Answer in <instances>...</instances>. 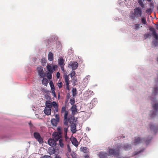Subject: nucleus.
Segmentation results:
<instances>
[{
    "label": "nucleus",
    "mask_w": 158,
    "mask_h": 158,
    "mask_svg": "<svg viewBox=\"0 0 158 158\" xmlns=\"http://www.w3.org/2000/svg\"><path fill=\"white\" fill-rule=\"evenodd\" d=\"M49 153L50 155L54 154L56 152V150L54 148H50L48 149Z\"/></svg>",
    "instance_id": "19"
},
{
    "label": "nucleus",
    "mask_w": 158,
    "mask_h": 158,
    "mask_svg": "<svg viewBox=\"0 0 158 158\" xmlns=\"http://www.w3.org/2000/svg\"><path fill=\"white\" fill-rule=\"evenodd\" d=\"M151 2H151H150V3L149 4V7H150L151 8H152V10H153L154 8V4L153 3V1L152 2Z\"/></svg>",
    "instance_id": "39"
},
{
    "label": "nucleus",
    "mask_w": 158,
    "mask_h": 158,
    "mask_svg": "<svg viewBox=\"0 0 158 158\" xmlns=\"http://www.w3.org/2000/svg\"><path fill=\"white\" fill-rule=\"evenodd\" d=\"M64 65L60 66L61 67V70L62 71H63L64 72Z\"/></svg>",
    "instance_id": "50"
},
{
    "label": "nucleus",
    "mask_w": 158,
    "mask_h": 158,
    "mask_svg": "<svg viewBox=\"0 0 158 158\" xmlns=\"http://www.w3.org/2000/svg\"><path fill=\"white\" fill-rule=\"evenodd\" d=\"M50 85L51 88V89H55V87H54L53 83L52 81H51L50 82Z\"/></svg>",
    "instance_id": "35"
},
{
    "label": "nucleus",
    "mask_w": 158,
    "mask_h": 158,
    "mask_svg": "<svg viewBox=\"0 0 158 158\" xmlns=\"http://www.w3.org/2000/svg\"><path fill=\"white\" fill-rule=\"evenodd\" d=\"M68 131V128L65 127L64 128V135L65 136V139L66 141H67L68 137L67 136V132Z\"/></svg>",
    "instance_id": "24"
},
{
    "label": "nucleus",
    "mask_w": 158,
    "mask_h": 158,
    "mask_svg": "<svg viewBox=\"0 0 158 158\" xmlns=\"http://www.w3.org/2000/svg\"><path fill=\"white\" fill-rule=\"evenodd\" d=\"M142 152V151H139V152H137V153H136V154H139V153H141Z\"/></svg>",
    "instance_id": "56"
},
{
    "label": "nucleus",
    "mask_w": 158,
    "mask_h": 158,
    "mask_svg": "<svg viewBox=\"0 0 158 158\" xmlns=\"http://www.w3.org/2000/svg\"><path fill=\"white\" fill-rule=\"evenodd\" d=\"M71 156L73 158H76L77 155L76 154L74 153L73 154H71Z\"/></svg>",
    "instance_id": "47"
},
{
    "label": "nucleus",
    "mask_w": 158,
    "mask_h": 158,
    "mask_svg": "<svg viewBox=\"0 0 158 158\" xmlns=\"http://www.w3.org/2000/svg\"><path fill=\"white\" fill-rule=\"evenodd\" d=\"M158 93V87H156L153 89V94L154 95H156Z\"/></svg>",
    "instance_id": "30"
},
{
    "label": "nucleus",
    "mask_w": 158,
    "mask_h": 158,
    "mask_svg": "<svg viewBox=\"0 0 158 158\" xmlns=\"http://www.w3.org/2000/svg\"><path fill=\"white\" fill-rule=\"evenodd\" d=\"M62 85L63 84L62 82H60L57 85L59 88H60L62 87Z\"/></svg>",
    "instance_id": "43"
},
{
    "label": "nucleus",
    "mask_w": 158,
    "mask_h": 158,
    "mask_svg": "<svg viewBox=\"0 0 158 158\" xmlns=\"http://www.w3.org/2000/svg\"><path fill=\"white\" fill-rule=\"evenodd\" d=\"M38 75L40 78L44 77L46 76L45 73L44 72L43 67L40 66L37 68Z\"/></svg>",
    "instance_id": "2"
},
{
    "label": "nucleus",
    "mask_w": 158,
    "mask_h": 158,
    "mask_svg": "<svg viewBox=\"0 0 158 158\" xmlns=\"http://www.w3.org/2000/svg\"><path fill=\"white\" fill-rule=\"evenodd\" d=\"M73 81L74 83L77 82V80L76 78H75L74 77H73Z\"/></svg>",
    "instance_id": "48"
},
{
    "label": "nucleus",
    "mask_w": 158,
    "mask_h": 158,
    "mask_svg": "<svg viewBox=\"0 0 158 158\" xmlns=\"http://www.w3.org/2000/svg\"><path fill=\"white\" fill-rule=\"evenodd\" d=\"M29 124L30 127L31 128H32V127H34V126H33V125L32 124V123H31V122H30L29 123Z\"/></svg>",
    "instance_id": "51"
},
{
    "label": "nucleus",
    "mask_w": 158,
    "mask_h": 158,
    "mask_svg": "<svg viewBox=\"0 0 158 158\" xmlns=\"http://www.w3.org/2000/svg\"><path fill=\"white\" fill-rule=\"evenodd\" d=\"M53 106L55 108V110H54L55 112H58V104L54 101H53L52 102V106Z\"/></svg>",
    "instance_id": "15"
},
{
    "label": "nucleus",
    "mask_w": 158,
    "mask_h": 158,
    "mask_svg": "<svg viewBox=\"0 0 158 158\" xmlns=\"http://www.w3.org/2000/svg\"><path fill=\"white\" fill-rule=\"evenodd\" d=\"M61 114H64V120H67V117L68 115V112L66 110V108L65 106H63L61 108Z\"/></svg>",
    "instance_id": "8"
},
{
    "label": "nucleus",
    "mask_w": 158,
    "mask_h": 158,
    "mask_svg": "<svg viewBox=\"0 0 158 158\" xmlns=\"http://www.w3.org/2000/svg\"><path fill=\"white\" fill-rule=\"evenodd\" d=\"M64 61L62 58L58 59V63L60 66L64 65Z\"/></svg>",
    "instance_id": "22"
},
{
    "label": "nucleus",
    "mask_w": 158,
    "mask_h": 158,
    "mask_svg": "<svg viewBox=\"0 0 158 158\" xmlns=\"http://www.w3.org/2000/svg\"><path fill=\"white\" fill-rule=\"evenodd\" d=\"M46 106L45 108H51L52 107V103L50 101H47L46 102Z\"/></svg>",
    "instance_id": "17"
},
{
    "label": "nucleus",
    "mask_w": 158,
    "mask_h": 158,
    "mask_svg": "<svg viewBox=\"0 0 158 158\" xmlns=\"http://www.w3.org/2000/svg\"><path fill=\"white\" fill-rule=\"evenodd\" d=\"M51 108H45L44 110V113L47 115H49L50 114L51 112Z\"/></svg>",
    "instance_id": "16"
},
{
    "label": "nucleus",
    "mask_w": 158,
    "mask_h": 158,
    "mask_svg": "<svg viewBox=\"0 0 158 158\" xmlns=\"http://www.w3.org/2000/svg\"><path fill=\"white\" fill-rule=\"evenodd\" d=\"M64 78L66 83V89L69 90V76L67 74H64Z\"/></svg>",
    "instance_id": "10"
},
{
    "label": "nucleus",
    "mask_w": 158,
    "mask_h": 158,
    "mask_svg": "<svg viewBox=\"0 0 158 158\" xmlns=\"http://www.w3.org/2000/svg\"><path fill=\"white\" fill-rule=\"evenodd\" d=\"M41 61L42 65L43 66L45 65L46 63V60L44 58H43L41 60Z\"/></svg>",
    "instance_id": "38"
},
{
    "label": "nucleus",
    "mask_w": 158,
    "mask_h": 158,
    "mask_svg": "<svg viewBox=\"0 0 158 158\" xmlns=\"http://www.w3.org/2000/svg\"><path fill=\"white\" fill-rule=\"evenodd\" d=\"M156 28L158 30V24L156 25Z\"/></svg>",
    "instance_id": "58"
},
{
    "label": "nucleus",
    "mask_w": 158,
    "mask_h": 158,
    "mask_svg": "<svg viewBox=\"0 0 158 158\" xmlns=\"http://www.w3.org/2000/svg\"><path fill=\"white\" fill-rule=\"evenodd\" d=\"M75 74L76 73L75 71L74 70H73L72 71L71 73L69 74V75H70V76L72 78H73V77L75 75Z\"/></svg>",
    "instance_id": "36"
},
{
    "label": "nucleus",
    "mask_w": 158,
    "mask_h": 158,
    "mask_svg": "<svg viewBox=\"0 0 158 158\" xmlns=\"http://www.w3.org/2000/svg\"><path fill=\"white\" fill-rule=\"evenodd\" d=\"M152 35L156 40H158V35L156 33V32L153 34Z\"/></svg>",
    "instance_id": "41"
},
{
    "label": "nucleus",
    "mask_w": 158,
    "mask_h": 158,
    "mask_svg": "<svg viewBox=\"0 0 158 158\" xmlns=\"http://www.w3.org/2000/svg\"><path fill=\"white\" fill-rule=\"evenodd\" d=\"M59 144L61 148H63L64 146V144L63 142V140L62 139H60L59 140Z\"/></svg>",
    "instance_id": "33"
},
{
    "label": "nucleus",
    "mask_w": 158,
    "mask_h": 158,
    "mask_svg": "<svg viewBox=\"0 0 158 158\" xmlns=\"http://www.w3.org/2000/svg\"><path fill=\"white\" fill-rule=\"evenodd\" d=\"M139 25V24H134L133 26V28L135 30H138L140 28Z\"/></svg>",
    "instance_id": "28"
},
{
    "label": "nucleus",
    "mask_w": 158,
    "mask_h": 158,
    "mask_svg": "<svg viewBox=\"0 0 158 158\" xmlns=\"http://www.w3.org/2000/svg\"><path fill=\"white\" fill-rule=\"evenodd\" d=\"M149 36H150V35L149 34H145L144 35V37H145V39H146Z\"/></svg>",
    "instance_id": "49"
},
{
    "label": "nucleus",
    "mask_w": 158,
    "mask_h": 158,
    "mask_svg": "<svg viewBox=\"0 0 158 158\" xmlns=\"http://www.w3.org/2000/svg\"><path fill=\"white\" fill-rule=\"evenodd\" d=\"M119 146L120 147V146ZM121 147H122L123 149L125 151L128 150L131 148V145L129 144L124 145L122 146H121Z\"/></svg>",
    "instance_id": "12"
},
{
    "label": "nucleus",
    "mask_w": 158,
    "mask_h": 158,
    "mask_svg": "<svg viewBox=\"0 0 158 158\" xmlns=\"http://www.w3.org/2000/svg\"><path fill=\"white\" fill-rule=\"evenodd\" d=\"M52 73L50 72L47 73V77L48 79H50L52 78Z\"/></svg>",
    "instance_id": "37"
},
{
    "label": "nucleus",
    "mask_w": 158,
    "mask_h": 158,
    "mask_svg": "<svg viewBox=\"0 0 158 158\" xmlns=\"http://www.w3.org/2000/svg\"><path fill=\"white\" fill-rule=\"evenodd\" d=\"M151 139L152 138L150 139L148 141L144 139H141L139 137H135V139L134 140V143L135 145H136L137 144H138L139 143L142 142L143 141V140L145 141V143L147 144L151 140Z\"/></svg>",
    "instance_id": "3"
},
{
    "label": "nucleus",
    "mask_w": 158,
    "mask_h": 158,
    "mask_svg": "<svg viewBox=\"0 0 158 158\" xmlns=\"http://www.w3.org/2000/svg\"><path fill=\"white\" fill-rule=\"evenodd\" d=\"M43 79L42 80V83L44 85L46 86H47L48 83V81L46 78L43 77Z\"/></svg>",
    "instance_id": "26"
},
{
    "label": "nucleus",
    "mask_w": 158,
    "mask_h": 158,
    "mask_svg": "<svg viewBox=\"0 0 158 158\" xmlns=\"http://www.w3.org/2000/svg\"><path fill=\"white\" fill-rule=\"evenodd\" d=\"M72 95L73 97L75 96L77 94V91L76 88H73L72 90Z\"/></svg>",
    "instance_id": "32"
},
{
    "label": "nucleus",
    "mask_w": 158,
    "mask_h": 158,
    "mask_svg": "<svg viewBox=\"0 0 158 158\" xmlns=\"http://www.w3.org/2000/svg\"><path fill=\"white\" fill-rule=\"evenodd\" d=\"M55 158H61V157L59 156H56Z\"/></svg>",
    "instance_id": "60"
},
{
    "label": "nucleus",
    "mask_w": 158,
    "mask_h": 158,
    "mask_svg": "<svg viewBox=\"0 0 158 158\" xmlns=\"http://www.w3.org/2000/svg\"><path fill=\"white\" fill-rule=\"evenodd\" d=\"M48 97V95L47 94H46L44 96L45 98H47Z\"/></svg>",
    "instance_id": "55"
},
{
    "label": "nucleus",
    "mask_w": 158,
    "mask_h": 158,
    "mask_svg": "<svg viewBox=\"0 0 158 158\" xmlns=\"http://www.w3.org/2000/svg\"><path fill=\"white\" fill-rule=\"evenodd\" d=\"M60 98V94H59L58 95V99H59Z\"/></svg>",
    "instance_id": "57"
},
{
    "label": "nucleus",
    "mask_w": 158,
    "mask_h": 158,
    "mask_svg": "<svg viewBox=\"0 0 158 158\" xmlns=\"http://www.w3.org/2000/svg\"><path fill=\"white\" fill-rule=\"evenodd\" d=\"M84 157L85 158H89V156L88 155L86 154V155H85L84 156Z\"/></svg>",
    "instance_id": "54"
},
{
    "label": "nucleus",
    "mask_w": 158,
    "mask_h": 158,
    "mask_svg": "<svg viewBox=\"0 0 158 158\" xmlns=\"http://www.w3.org/2000/svg\"><path fill=\"white\" fill-rule=\"evenodd\" d=\"M52 138L54 139L56 141L59 140L60 139H61L62 135L60 132H55L52 135Z\"/></svg>",
    "instance_id": "4"
},
{
    "label": "nucleus",
    "mask_w": 158,
    "mask_h": 158,
    "mask_svg": "<svg viewBox=\"0 0 158 158\" xmlns=\"http://www.w3.org/2000/svg\"><path fill=\"white\" fill-rule=\"evenodd\" d=\"M76 126L75 124H72L71 126V131L73 133H74L76 132Z\"/></svg>",
    "instance_id": "23"
},
{
    "label": "nucleus",
    "mask_w": 158,
    "mask_h": 158,
    "mask_svg": "<svg viewBox=\"0 0 158 158\" xmlns=\"http://www.w3.org/2000/svg\"><path fill=\"white\" fill-rule=\"evenodd\" d=\"M52 93L53 95V96H54L55 98H56V93L55 91V89H52Z\"/></svg>",
    "instance_id": "42"
},
{
    "label": "nucleus",
    "mask_w": 158,
    "mask_h": 158,
    "mask_svg": "<svg viewBox=\"0 0 158 158\" xmlns=\"http://www.w3.org/2000/svg\"><path fill=\"white\" fill-rule=\"evenodd\" d=\"M149 30L151 31L152 32V34L155 33L156 32L155 30L152 27H150L149 29Z\"/></svg>",
    "instance_id": "40"
},
{
    "label": "nucleus",
    "mask_w": 158,
    "mask_h": 158,
    "mask_svg": "<svg viewBox=\"0 0 158 158\" xmlns=\"http://www.w3.org/2000/svg\"><path fill=\"white\" fill-rule=\"evenodd\" d=\"M71 110L72 112V114L73 115L75 114L77 112V109L76 105L73 106L71 108Z\"/></svg>",
    "instance_id": "14"
},
{
    "label": "nucleus",
    "mask_w": 158,
    "mask_h": 158,
    "mask_svg": "<svg viewBox=\"0 0 158 158\" xmlns=\"http://www.w3.org/2000/svg\"><path fill=\"white\" fill-rule=\"evenodd\" d=\"M141 23L143 24L146 25L147 24V22L146 20V19L144 17H142L141 18Z\"/></svg>",
    "instance_id": "29"
},
{
    "label": "nucleus",
    "mask_w": 158,
    "mask_h": 158,
    "mask_svg": "<svg viewBox=\"0 0 158 158\" xmlns=\"http://www.w3.org/2000/svg\"><path fill=\"white\" fill-rule=\"evenodd\" d=\"M121 147L117 146L113 148H109L108 150L109 153L116 156L117 158H125L122 156H119L120 153V150Z\"/></svg>",
    "instance_id": "1"
},
{
    "label": "nucleus",
    "mask_w": 158,
    "mask_h": 158,
    "mask_svg": "<svg viewBox=\"0 0 158 158\" xmlns=\"http://www.w3.org/2000/svg\"><path fill=\"white\" fill-rule=\"evenodd\" d=\"M68 148V149L69 152H71V149L70 148V147L69 145H67Z\"/></svg>",
    "instance_id": "53"
},
{
    "label": "nucleus",
    "mask_w": 158,
    "mask_h": 158,
    "mask_svg": "<svg viewBox=\"0 0 158 158\" xmlns=\"http://www.w3.org/2000/svg\"><path fill=\"white\" fill-rule=\"evenodd\" d=\"M132 19H134V17L132 18Z\"/></svg>",
    "instance_id": "63"
},
{
    "label": "nucleus",
    "mask_w": 158,
    "mask_h": 158,
    "mask_svg": "<svg viewBox=\"0 0 158 158\" xmlns=\"http://www.w3.org/2000/svg\"><path fill=\"white\" fill-rule=\"evenodd\" d=\"M56 141L53 138L49 139L48 141V144L52 147H55L56 145Z\"/></svg>",
    "instance_id": "9"
},
{
    "label": "nucleus",
    "mask_w": 158,
    "mask_h": 158,
    "mask_svg": "<svg viewBox=\"0 0 158 158\" xmlns=\"http://www.w3.org/2000/svg\"><path fill=\"white\" fill-rule=\"evenodd\" d=\"M57 129L58 131H60V127H58L57 128Z\"/></svg>",
    "instance_id": "59"
},
{
    "label": "nucleus",
    "mask_w": 158,
    "mask_h": 158,
    "mask_svg": "<svg viewBox=\"0 0 158 158\" xmlns=\"http://www.w3.org/2000/svg\"><path fill=\"white\" fill-rule=\"evenodd\" d=\"M69 65L73 70L77 69L78 65V64L76 62H70Z\"/></svg>",
    "instance_id": "11"
},
{
    "label": "nucleus",
    "mask_w": 158,
    "mask_h": 158,
    "mask_svg": "<svg viewBox=\"0 0 158 158\" xmlns=\"http://www.w3.org/2000/svg\"><path fill=\"white\" fill-rule=\"evenodd\" d=\"M81 151L85 153H87L88 152L87 148L86 147H82L80 148Z\"/></svg>",
    "instance_id": "25"
},
{
    "label": "nucleus",
    "mask_w": 158,
    "mask_h": 158,
    "mask_svg": "<svg viewBox=\"0 0 158 158\" xmlns=\"http://www.w3.org/2000/svg\"><path fill=\"white\" fill-rule=\"evenodd\" d=\"M75 103V101L74 98H71L70 100V103L72 105H74V104Z\"/></svg>",
    "instance_id": "34"
},
{
    "label": "nucleus",
    "mask_w": 158,
    "mask_h": 158,
    "mask_svg": "<svg viewBox=\"0 0 158 158\" xmlns=\"http://www.w3.org/2000/svg\"><path fill=\"white\" fill-rule=\"evenodd\" d=\"M34 138L39 142L40 143H42L43 142V139L39 133L34 132Z\"/></svg>",
    "instance_id": "7"
},
{
    "label": "nucleus",
    "mask_w": 158,
    "mask_h": 158,
    "mask_svg": "<svg viewBox=\"0 0 158 158\" xmlns=\"http://www.w3.org/2000/svg\"><path fill=\"white\" fill-rule=\"evenodd\" d=\"M152 9L150 8L147 9L146 11L145 12L146 13H147L148 15H150L152 13Z\"/></svg>",
    "instance_id": "31"
},
{
    "label": "nucleus",
    "mask_w": 158,
    "mask_h": 158,
    "mask_svg": "<svg viewBox=\"0 0 158 158\" xmlns=\"http://www.w3.org/2000/svg\"><path fill=\"white\" fill-rule=\"evenodd\" d=\"M134 14L137 17H141L142 14V9L141 7H136L134 10Z\"/></svg>",
    "instance_id": "5"
},
{
    "label": "nucleus",
    "mask_w": 158,
    "mask_h": 158,
    "mask_svg": "<svg viewBox=\"0 0 158 158\" xmlns=\"http://www.w3.org/2000/svg\"><path fill=\"white\" fill-rule=\"evenodd\" d=\"M47 69L48 71L51 73H52V67L50 64H47Z\"/></svg>",
    "instance_id": "21"
},
{
    "label": "nucleus",
    "mask_w": 158,
    "mask_h": 158,
    "mask_svg": "<svg viewBox=\"0 0 158 158\" xmlns=\"http://www.w3.org/2000/svg\"><path fill=\"white\" fill-rule=\"evenodd\" d=\"M41 158H51V157L48 155H45L43 156Z\"/></svg>",
    "instance_id": "44"
},
{
    "label": "nucleus",
    "mask_w": 158,
    "mask_h": 158,
    "mask_svg": "<svg viewBox=\"0 0 158 158\" xmlns=\"http://www.w3.org/2000/svg\"><path fill=\"white\" fill-rule=\"evenodd\" d=\"M48 60L50 61H52L53 60V54L51 52H50L48 54Z\"/></svg>",
    "instance_id": "20"
},
{
    "label": "nucleus",
    "mask_w": 158,
    "mask_h": 158,
    "mask_svg": "<svg viewBox=\"0 0 158 158\" xmlns=\"http://www.w3.org/2000/svg\"><path fill=\"white\" fill-rule=\"evenodd\" d=\"M109 156V155L107 153L103 152H100L99 154L100 158H108Z\"/></svg>",
    "instance_id": "13"
},
{
    "label": "nucleus",
    "mask_w": 158,
    "mask_h": 158,
    "mask_svg": "<svg viewBox=\"0 0 158 158\" xmlns=\"http://www.w3.org/2000/svg\"><path fill=\"white\" fill-rule=\"evenodd\" d=\"M157 61L158 62V57L157 58Z\"/></svg>",
    "instance_id": "61"
},
{
    "label": "nucleus",
    "mask_w": 158,
    "mask_h": 158,
    "mask_svg": "<svg viewBox=\"0 0 158 158\" xmlns=\"http://www.w3.org/2000/svg\"><path fill=\"white\" fill-rule=\"evenodd\" d=\"M52 67V71L53 70L54 71L56 70V69L57 67V66L56 65H54Z\"/></svg>",
    "instance_id": "46"
},
{
    "label": "nucleus",
    "mask_w": 158,
    "mask_h": 158,
    "mask_svg": "<svg viewBox=\"0 0 158 158\" xmlns=\"http://www.w3.org/2000/svg\"><path fill=\"white\" fill-rule=\"evenodd\" d=\"M157 10L158 11V7H157Z\"/></svg>",
    "instance_id": "62"
},
{
    "label": "nucleus",
    "mask_w": 158,
    "mask_h": 158,
    "mask_svg": "<svg viewBox=\"0 0 158 158\" xmlns=\"http://www.w3.org/2000/svg\"><path fill=\"white\" fill-rule=\"evenodd\" d=\"M72 143L73 145L76 147L78 145V141L76 138H73L72 140Z\"/></svg>",
    "instance_id": "18"
},
{
    "label": "nucleus",
    "mask_w": 158,
    "mask_h": 158,
    "mask_svg": "<svg viewBox=\"0 0 158 158\" xmlns=\"http://www.w3.org/2000/svg\"><path fill=\"white\" fill-rule=\"evenodd\" d=\"M64 124L65 126H68V123L67 121H65L64 122Z\"/></svg>",
    "instance_id": "52"
},
{
    "label": "nucleus",
    "mask_w": 158,
    "mask_h": 158,
    "mask_svg": "<svg viewBox=\"0 0 158 158\" xmlns=\"http://www.w3.org/2000/svg\"><path fill=\"white\" fill-rule=\"evenodd\" d=\"M150 128L152 130L154 131L158 129V127L154 125H152L150 126Z\"/></svg>",
    "instance_id": "27"
},
{
    "label": "nucleus",
    "mask_w": 158,
    "mask_h": 158,
    "mask_svg": "<svg viewBox=\"0 0 158 158\" xmlns=\"http://www.w3.org/2000/svg\"><path fill=\"white\" fill-rule=\"evenodd\" d=\"M55 118H52L51 120V123L53 126L56 127L57 123H59L60 120L59 116L58 114L55 115Z\"/></svg>",
    "instance_id": "6"
},
{
    "label": "nucleus",
    "mask_w": 158,
    "mask_h": 158,
    "mask_svg": "<svg viewBox=\"0 0 158 158\" xmlns=\"http://www.w3.org/2000/svg\"><path fill=\"white\" fill-rule=\"evenodd\" d=\"M60 73L59 72H58L56 74V76L57 79H59L60 77Z\"/></svg>",
    "instance_id": "45"
}]
</instances>
